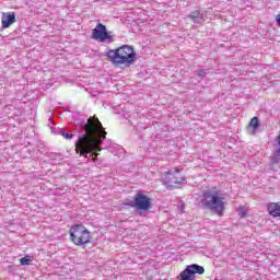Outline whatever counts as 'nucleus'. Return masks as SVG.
<instances>
[{
	"label": "nucleus",
	"instance_id": "nucleus-1",
	"mask_svg": "<svg viewBox=\"0 0 280 280\" xmlns=\"http://www.w3.org/2000/svg\"><path fill=\"white\" fill-rule=\"evenodd\" d=\"M80 128L84 133L79 135L74 143L75 152L84 159H89L90 154L95 163L100 156L95 152H102V142L106 140V130L97 117H90L88 120L81 121Z\"/></svg>",
	"mask_w": 280,
	"mask_h": 280
},
{
	"label": "nucleus",
	"instance_id": "nucleus-2",
	"mask_svg": "<svg viewBox=\"0 0 280 280\" xmlns=\"http://www.w3.org/2000/svg\"><path fill=\"white\" fill-rule=\"evenodd\" d=\"M201 207L217 215H222L226 209V195L218 189L206 190L201 198Z\"/></svg>",
	"mask_w": 280,
	"mask_h": 280
},
{
	"label": "nucleus",
	"instance_id": "nucleus-3",
	"mask_svg": "<svg viewBox=\"0 0 280 280\" xmlns=\"http://www.w3.org/2000/svg\"><path fill=\"white\" fill-rule=\"evenodd\" d=\"M106 56L115 67H119L121 65L130 67V65H135V62H137V52H135V48L132 46L128 45H122L119 48L108 50Z\"/></svg>",
	"mask_w": 280,
	"mask_h": 280
},
{
	"label": "nucleus",
	"instance_id": "nucleus-4",
	"mask_svg": "<svg viewBox=\"0 0 280 280\" xmlns=\"http://www.w3.org/2000/svg\"><path fill=\"white\" fill-rule=\"evenodd\" d=\"M70 240L75 246H84L91 242V232L82 225H74L70 229Z\"/></svg>",
	"mask_w": 280,
	"mask_h": 280
},
{
	"label": "nucleus",
	"instance_id": "nucleus-5",
	"mask_svg": "<svg viewBox=\"0 0 280 280\" xmlns=\"http://www.w3.org/2000/svg\"><path fill=\"white\" fill-rule=\"evenodd\" d=\"M185 183H187V179L180 176V170L178 168L170 170L164 177V185H166V187H172L173 189H178V187L183 184L185 185Z\"/></svg>",
	"mask_w": 280,
	"mask_h": 280
},
{
	"label": "nucleus",
	"instance_id": "nucleus-6",
	"mask_svg": "<svg viewBox=\"0 0 280 280\" xmlns=\"http://www.w3.org/2000/svg\"><path fill=\"white\" fill-rule=\"evenodd\" d=\"M196 275H205V267L192 264L186 266V268L177 277L178 280H196Z\"/></svg>",
	"mask_w": 280,
	"mask_h": 280
},
{
	"label": "nucleus",
	"instance_id": "nucleus-7",
	"mask_svg": "<svg viewBox=\"0 0 280 280\" xmlns=\"http://www.w3.org/2000/svg\"><path fill=\"white\" fill-rule=\"evenodd\" d=\"M92 38L100 40V43H113L112 35L106 31V25L102 23H98L92 31Z\"/></svg>",
	"mask_w": 280,
	"mask_h": 280
},
{
	"label": "nucleus",
	"instance_id": "nucleus-8",
	"mask_svg": "<svg viewBox=\"0 0 280 280\" xmlns=\"http://www.w3.org/2000/svg\"><path fill=\"white\" fill-rule=\"evenodd\" d=\"M136 209L139 211H150V207H152V199L142 192H138L136 195Z\"/></svg>",
	"mask_w": 280,
	"mask_h": 280
},
{
	"label": "nucleus",
	"instance_id": "nucleus-9",
	"mask_svg": "<svg viewBox=\"0 0 280 280\" xmlns=\"http://www.w3.org/2000/svg\"><path fill=\"white\" fill-rule=\"evenodd\" d=\"M2 28L8 30L10 25H14L16 23V14L14 12H7L2 14Z\"/></svg>",
	"mask_w": 280,
	"mask_h": 280
},
{
	"label": "nucleus",
	"instance_id": "nucleus-10",
	"mask_svg": "<svg viewBox=\"0 0 280 280\" xmlns=\"http://www.w3.org/2000/svg\"><path fill=\"white\" fill-rule=\"evenodd\" d=\"M269 215L272 218H280V202H271L267 207Z\"/></svg>",
	"mask_w": 280,
	"mask_h": 280
},
{
	"label": "nucleus",
	"instance_id": "nucleus-11",
	"mask_svg": "<svg viewBox=\"0 0 280 280\" xmlns=\"http://www.w3.org/2000/svg\"><path fill=\"white\" fill-rule=\"evenodd\" d=\"M188 18L197 25H202L205 22V13L200 11H194Z\"/></svg>",
	"mask_w": 280,
	"mask_h": 280
},
{
	"label": "nucleus",
	"instance_id": "nucleus-12",
	"mask_svg": "<svg viewBox=\"0 0 280 280\" xmlns=\"http://www.w3.org/2000/svg\"><path fill=\"white\" fill-rule=\"evenodd\" d=\"M249 128H253V131H250V135H255V131L257 130V128H259V118L257 117L252 118L249 122Z\"/></svg>",
	"mask_w": 280,
	"mask_h": 280
},
{
	"label": "nucleus",
	"instance_id": "nucleus-13",
	"mask_svg": "<svg viewBox=\"0 0 280 280\" xmlns=\"http://www.w3.org/2000/svg\"><path fill=\"white\" fill-rule=\"evenodd\" d=\"M58 135H60L63 139H68L69 141L73 139V133H69L62 128L58 129Z\"/></svg>",
	"mask_w": 280,
	"mask_h": 280
},
{
	"label": "nucleus",
	"instance_id": "nucleus-14",
	"mask_svg": "<svg viewBox=\"0 0 280 280\" xmlns=\"http://www.w3.org/2000/svg\"><path fill=\"white\" fill-rule=\"evenodd\" d=\"M237 213H238L240 218H246V213H248V208L241 206L237 209Z\"/></svg>",
	"mask_w": 280,
	"mask_h": 280
},
{
	"label": "nucleus",
	"instance_id": "nucleus-15",
	"mask_svg": "<svg viewBox=\"0 0 280 280\" xmlns=\"http://www.w3.org/2000/svg\"><path fill=\"white\" fill-rule=\"evenodd\" d=\"M137 202V199H126L125 200V205H127L128 207H132L133 209H137V205H135Z\"/></svg>",
	"mask_w": 280,
	"mask_h": 280
},
{
	"label": "nucleus",
	"instance_id": "nucleus-16",
	"mask_svg": "<svg viewBox=\"0 0 280 280\" xmlns=\"http://www.w3.org/2000/svg\"><path fill=\"white\" fill-rule=\"evenodd\" d=\"M20 262H21V266H30V264H32V258L23 257L21 258Z\"/></svg>",
	"mask_w": 280,
	"mask_h": 280
},
{
	"label": "nucleus",
	"instance_id": "nucleus-17",
	"mask_svg": "<svg viewBox=\"0 0 280 280\" xmlns=\"http://www.w3.org/2000/svg\"><path fill=\"white\" fill-rule=\"evenodd\" d=\"M196 75H198L199 78H205V75H207V70H198Z\"/></svg>",
	"mask_w": 280,
	"mask_h": 280
},
{
	"label": "nucleus",
	"instance_id": "nucleus-18",
	"mask_svg": "<svg viewBox=\"0 0 280 280\" xmlns=\"http://www.w3.org/2000/svg\"><path fill=\"white\" fill-rule=\"evenodd\" d=\"M276 21H277L278 25L280 26V14L276 16Z\"/></svg>",
	"mask_w": 280,
	"mask_h": 280
},
{
	"label": "nucleus",
	"instance_id": "nucleus-19",
	"mask_svg": "<svg viewBox=\"0 0 280 280\" xmlns=\"http://www.w3.org/2000/svg\"><path fill=\"white\" fill-rule=\"evenodd\" d=\"M75 128H78V124L75 125Z\"/></svg>",
	"mask_w": 280,
	"mask_h": 280
}]
</instances>
